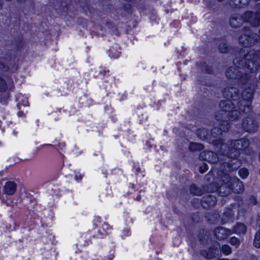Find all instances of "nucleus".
Here are the masks:
<instances>
[{"instance_id": "f257e3e1", "label": "nucleus", "mask_w": 260, "mask_h": 260, "mask_svg": "<svg viewBox=\"0 0 260 260\" xmlns=\"http://www.w3.org/2000/svg\"><path fill=\"white\" fill-rule=\"evenodd\" d=\"M240 55L243 56L241 59L234 60L236 67H230L227 69L225 75L228 78L237 79L239 83L243 86L240 98L237 93V89L227 87L223 91L224 96L228 99L221 101L219 106L222 116L228 117L230 121H235L239 118L241 112H248L250 110L251 100L255 88V75L259 68L260 50H250L245 53V50H241Z\"/></svg>"}, {"instance_id": "f03ea898", "label": "nucleus", "mask_w": 260, "mask_h": 260, "mask_svg": "<svg viewBox=\"0 0 260 260\" xmlns=\"http://www.w3.org/2000/svg\"><path fill=\"white\" fill-rule=\"evenodd\" d=\"M243 21L249 22L253 26L260 25V12L254 14L250 11L246 12L243 18L239 15L233 16L230 19V23L232 27H237Z\"/></svg>"}, {"instance_id": "7ed1b4c3", "label": "nucleus", "mask_w": 260, "mask_h": 260, "mask_svg": "<svg viewBox=\"0 0 260 260\" xmlns=\"http://www.w3.org/2000/svg\"><path fill=\"white\" fill-rule=\"evenodd\" d=\"M216 118L218 121H220L221 127L220 128L217 127L212 128L209 138L211 139L214 145H217V147L220 145L221 150H223L227 147V144L222 143V140L220 138V136L222 134V132H225L229 129L230 127L229 123H228L226 121L221 120L220 115H216Z\"/></svg>"}, {"instance_id": "20e7f679", "label": "nucleus", "mask_w": 260, "mask_h": 260, "mask_svg": "<svg viewBox=\"0 0 260 260\" xmlns=\"http://www.w3.org/2000/svg\"><path fill=\"white\" fill-rule=\"evenodd\" d=\"M249 145V141L246 139L232 141L230 146L228 148L230 151L226 154L229 155V158H236L240 155V151L244 150Z\"/></svg>"}, {"instance_id": "39448f33", "label": "nucleus", "mask_w": 260, "mask_h": 260, "mask_svg": "<svg viewBox=\"0 0 260 260\" xmlns=\"http://www.w3.org/2000/svg\"><path fill=\"white\" fill-rule=\"evenodd\" d=\"M231 177L226 174H224L220 177V184L218 188L219 193L222 196H226L231 193L233 190L231 182L230 181Z\"/></svg>"}, {"instance_id": "423d86ee", "label": "nucleus", "mask_w": 260, "mask_h": 260, "mask_svg": "<svg viewBox=\"0 0 260 260\" xmlns=\"http://www.w3.org/2000/svg\"><path fill=\"white\" fill-rule=\"evenodd\" d=\"M248 31L245 34L242 35L239 38L240 43L245 47H248L254 44L255 42L258 41L257 35L256 34H251Z\"/></svg>"}, {"instance_id": "0eeeda50", "label": "nucleus", "mask_w": 260, "mask_h": 260, "mask_svg": "<svg viewBox=\"0 0 260 260\" xmlns=\"http://www.w3.org/2000/svg\"><path fill=\"white\" fill-rule=\"evenodd\" d=\"M242 127L246 132L253 133L256 131L257 124L252 117H248L243 119Z\"/></svg>"}, {"instance_id": "6e6552de", "label": "nucleus", "mask_w": 260, "mask_h": 260, "mask_svg": "<svg viewBox=\"0 0 260 260\" xmlns=\"http://www.w3.org/2000/svg\"><path fill=\"white\" fill-rule=\"evenodd\" d=\"M200 158L213 164L216 163L219 160V157L217 155L211 151L202 152L200 155Z\"/></svg>"}, {"instance_id": "1a4fd4ad", "label": "nucleus", "mask_w": 260, "mask_h": 260, "mask_svg": "<svg viewBox=\"0 0 260 260\" xmlns=\"http://www.w3.org/2000/svg\"><path fill=\"white\" fill-rule=\"evenodd\" d=\"M232 234V231L231 230L222 227L217 228L214 231L215 236L219 240L226 238L229 235Z\"/></svg>"}, {"instance_id": "9d476101", "label": "nucleus", "mask_w": 260, "mask_h": 260, "mask_svg": "<svg viewBox=\"0 0 260 260\" xmlns=\"http://www.w3.org/2000/svg\"><path fill=\"white\" fill-rule=\"evenodd\" d=\"M230 181L232 186L233 191L235 193H239L244 190V186L241 181L236 177H231Z\"/></svg>"}, {"instance_id": "9b49d317", "label": "nucleus", "mask_w": 260, "mask_h": 260, "mask_svg": "<svg viewBox=\"0 0 260 260\" xmlns=\"http://www.w3.org/2000/svg\"><path fill=\"white\" fill-rule=\"evenodd\" d=\"M16 188L17 185L14 182L8 181L5 183L3 190L5 194L11 196L15 192Z\"/></svg>"}, {"instance_id": "f8f14e48", "label": "nucleus", "mask_w": 260, "mask_h": 260, "mask_svg": "<svg viewBox=\"0 0 260 260\" xmlns=\"http://www.w3.org/2000/svg\"><path fill=\"white\" fill-rule=\"evenodd\" d=\"M216 198L211 195H207L203 197L201 201L202 205L204 208L212 207L216 204Z\"/></svg>"}, {"instance_id": "ddd939ff", "label": "nucleus", "mask_w": 260, "mask_h": 260, "mask_svg": "<svg viewBox=\"0 0 260 260\" xmlns=\"http://www.w3.org/2000/svg\"><path fill=\"white\" fill-rule=\"evenodd\" d=\"M246 227L244 224L238 223L236 224L233 228V233L238 235L244 234L246 232Z\"/></svg>"}, {"instance_id": "4468645a", "label": "nucleus", "mask_w": 260, "mask_h": 260, "mask_svg": "<svg viewBox=\"0 0 260 260\" xmlns=\"http://www.w3.org/2000/svg\"><path fill=\"white\" fill-rule=\"evenodd\" d=\"M216 249L211 248L208 251L206 250L202 251V254L207 259H210L216 256Z\"/></svg>"}, {"instance_id": "2eb2a0df", "label": "nucleus", "mask_w": 260, "mask_h": 260, "mask_svg": "<svg viewBox=\"0 0 260 260\" xmlns=\"http://www.w3.org/2000/svg\"><path fill=\"white\" fill-rule=\"evenodd\" d=\"M197 135L198 137L202 139L205 140L209 138L207 131L205 128H200L197 132Z\"/></svg>"}, {"instance_id": "dca6fc26", "label": "nucleus", "mask_w": 260, "mask_h": 260, "mask_svg": "<svg viewBox=\"0 0 260 260\" xmlns=\"http://www.w3.org/2000/svg\"><path fill=\"white\" fill-rule=\"evenodd\" d=\"M189 149L192 151L200 150L203 149V146L200 143L192 142L190 143Z\"/></svg>"}, {"instance_id": "f3484780", "label": "nucleus", "mask_w": 260, "mask_h": 260, "mask_svg": "<svg viewBox=\"0 0 260 260\" xmlns=\"http://www.w3.org/2000/svg\"><path fill=\"white\" fill-rule=\"evenodd\" d=\"M190 192L196 196H201L202 194V191L198 188L196 185H192L190 188Z\"/></svg>"}, {"instance_id": "a211bd4d", "label": "nucleus", "mask_w": 260, "mask_h": 260, "mask_svg": "<svg viewBox=\"0 0 260 260\" xmlns=\"http://www.w3.org/2000/svg\"><path fill=\"white\" fill-rule=\"evenodd\" d=\"M253 245L256 248H260V230L255 235L253 240Z\"/></svg>"}, {"instance_id": "6ab92c4d", "label": "nucleus", "mask_w": 260, "mask_h": 260, "mask_svg": "<svg viewBox=\"0 0 260 260\" xmlns=\"http://www.w3.org/2000/svg\"><path fill=\"white\" fill-rule=\"evenodd\" d=\"M221 251L226 255H229L232 252L231 247L228 245H223L221 248Z\"/></svg>"}, {"instance_id": "aec40b11", "label": "nucleus", "mask_w": 260, "mask_h": 260, "mask_svg": "<svg viewBox=\"0 0 260 260\" xmlns=\"http://www.w3.org/2000/svg\"><path fill=\"white\" fill-rule=\"evenodd\" d=\"M230 243L231 245L235 246L236 248H237L240 244V241L237 238L235 237H232L230 240Z\"/></svg>"}, {"instance_id": "412c9836", "label": "nucleus", "mask_w": 260, "mask_h": 260, "mask_svg": "<svg viewBox=\"0 0 260 260\" xmlns=\"http://www.w3.org/2000/svg\"><path fill=\"white\" fill-rule=\"evenodd\" d=\"M216 147V151H218V152L220 153V155H226L229 157V155L226 154L227 152H230V150L228 148L229 146L227 145V147L226 148H224L223 150H221V147L220 145L218 146V147H217V145H215Z\"/></svg>"}, {"instance_id": "4be33fe9", "label": "nucleus", "mask_w": 260, "mask_h": 260, "mask_svg": "<svg viewBox=\"0 0 260 260\" xmlns=\"http://www.w3.org/2000/svg\"><path fill=\"white\" fill-rule=\"evenodd\" d=\"M239 175L242 178H246L248 175V172L247 169L243 168L239 171Z\"/></svg>"}, {"instance_id": "5701e85b", "label": "nucleus", "mask_w": 260, "mask_h": 260, "mask_svg": "<svg viewBox=\"0 0 260 260\" xmlns=\"http://www.w3.org/2000/svg\"><path fill=\"white\" fill-rule=\"evenodd\" d=\"M218 49L221 53H226L228 51V46L225 43H221L218 46Z\"/></svg>"}, {"instance_id": "b1692460", "label": "nucleus", "mask_w": 260, "mask_h": 260, "mask_svg": "<svg viewBox=\"0 0 260 260\" xmlns=\"http://www.w3.org/2000/svg\"><path fill=\"white\" fill-rule=\"evenodd\" d=\"M6 87V82L1 78H0V91L5 90Z\"/></svg>"}, {"instance_id": "393cba45", "label": "nucleus", "mask_w": 260, "mask_h": 260, "mask_svg": "<svg viewBox=\"0 0 260 260\" xmlns=\"http://www.w3.org/2000/svg\"><path fill=\"white\" fill-rule=\"evenodd\" d=\"M228 214V215L227 219L225 217H222V220H224V222L228 221L231 218H232L233 217V215H234V214L232 213L231 210H229Z\"/></svg>"}, {"instance_id": "a878e982", "label": "nucleus", "mask_w": 260, "mask_h": 260, "mask_svg": "<svg viewBox=\"0 0 260 260\" xmlns=\"http://www.w3.org/2000/svg\"><path fill=\"white\" fill-rule=\"evenodd\" d=\"M207 169V165L205 163H203V165L200 166L199 171L201 173H204Z\"/></svg>"}, {"instance_id": "bb28decb", "label": "nucleus", "mask_w": 260, "mask_h": 260, "mask_svg": "<svg viewBox=\"0 0 260 260\" xmlns=\"http://www.w3.org/2000/svg\"><path fill=\"white\" fill-rule=\"evenodd\" d=\"M250 202L251 204H256V198L254 197H252L251 198H250Z\"/></svg>"}, {"instance_id": "cd10ccee", "label": "nucleus", "mask_w": 260, "mask_h": 260, "mask_svg": "<svg viewBox=\"0 0 260 260\" xmlns=\"http://www.w3.org/2000/svg\"><path fill=\"white\" fill-rule=\"evenodd\" d=\"M250 260H257V258H256V256H255L254 255H251L250 256Z\"/></svg>"}, {"instance_id": "c85d7f7f", "label": "nucleus", "mask_w": 260, "mask_h": 260, "mask_svg": "<svg viewBox=\"0 0 260 260\" xmlns=\"http://www.w3.org/2000/svg\"><path fill=\"white\" fill-rule=\"evenodd\" d=\"M226 165L228 166V167L229 168V171H231V169H230V165L228 163H226Z\"/></svg>"}, {"instance_id": "c756f323", "label": "nucleus", "mask_w": 260, "mask_h": 260, "mask_svg": "<svg viewBox=\"0 0 260 260\" xmlns=\"http://www.w3.org/2000/svg\"><path fill=\"white\" fill-rule=\"evenodd\" d=\"M18 1L20 2H23L25 0H18Z\"/></svg>"}, {"instance_id": "7c9ffc66", "label": "nucleus", "mask_w": 260, "mask_h": 260, "mask_svg": "<svg viewBox=\"0 0 260 260\" xmlns=\"http://www.w3.org/2000/svg\"><path fill=\"white\" fill-rule=\"evenodd\" d=\"M258 37L260 38V30H259V36H258V37L257 36V38H258Z\"/></svg>"}, {"instance_id": "2f4dec72", "label": "nucleus", "mask_w": 260, "mask_h": 260, "mask_svg": "<svg viewBox=\"0 0 260 260\" xmlns=\"http://www.w3.org/2000/svg\"><path fill=\"white\" fill-rule=\"evenodd\" d=\"M223 171H225V172H226V171H227V170H226V169H225L224 168V169H223Z\"/></svg>"}, {"instance_id": "473e14b6", "label": "nucleus", "mask_w": 260, "mask_h": 260, "mask_svg": "<svg viewBox=\"0 0 260 260\" xmlns=\"http://www.w3.org/2000/svg\"><path fill=\"white\" fill-rule=\"evenodd\" d=\"M259 158L260 159V153H259Z\"/></svg>"}]
</instances>
